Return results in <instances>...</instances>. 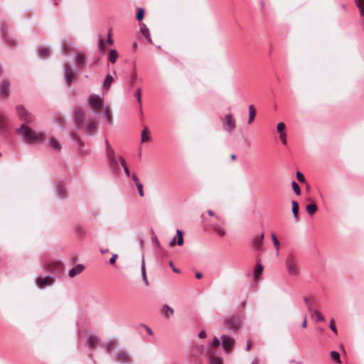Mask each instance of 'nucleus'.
Instances as JSON below:
<instances>
[{"mask_svg":"<svg viewBox=\"0 0 364 364\" xmlns=\"http://www.w3.org/2000/svg\"><path fill=\"white\" fill-rule=\"evenodd\" d=\"M75 123L77 126L81 127L87 134H92L96 126V121L90 117H88L81 107L75 109L74 115Z\"/></svg>","mask_w":364,"mask_h":364,"instance_id":"obj_2","label":"nucleus"},{"mask_svg":"<svg viewBox=\"0 0 364 364\" xmlns=\"http://www.w3.org/2000/svg\"><path fill=\"white\" fill-rule=\"evenodd\" d=\"M284 128H285V125L284 123L279 122L277 124V130L279 134H286V132L284 131Z\"/></svg>","mask_w":364,"mask_h":364,"instance_id":"obj_38","label":"nucleus"},{"mask_svg":"<svg viewBox=\"0 0 364 364\" xmlns=\"http://www.w3.org/2000/svg\"><path fill=\"white\" fill-rule=\"evenodd\" d=\"M272 241H273V244H274V246L275 247V249L277 250V252H279V241L276 237V235L274 233H272Z\"/></svg>","mask_w":364,"mask_h":364,"instance_id":"obj_37","label":"nucleus"},{"mask_svg":"<svg viewBox=\"0 0 364 364\" xmlns=\"http://www.w3.org/2000/svg\"><path fill=\"white\" fill-rule=\"evenodd\" d=\"M162 313L166 318H168L169 315H173V309L165 304L163 306Z\"/></svg>","mask_w":364,"mask_h":364,"instance_id":"obj_27","label":"nucleus"},{"mask_svg":"<svg viewBox=\"0 0 364 364\" xmlns=\"http://www.w3.org/2000/svg\"><path fill=\"white\" fill-rule=\"evenodd\" d=\"M134 96H135V97L136 98L137 102H139V104L140 105V106H141V89H140V88H138V89L136 90V92H135V94H134Z\"/></svg>","mask_w":364,"mask_h":364,"instance_id":"obj_40","label":"nucleus"},{"mask_svg":"<svg viewBox=\"0 0 364 364\" xmlns=\"http://www.w3.org/2000/svg\"><path fill=\"white\" fill-rule=\"evenodd\" d=\"M264 238V233H262L259 236H255L252 237L251 240L252 247L255 250H259L261 249V246L262 245Z\"/></svg>","mask_w":364,"mask_h":364,"instance_id":"obj_13","label":"nucleus"},{"mask_svg":"<svg viewBox=\"0 0 364 364\" xmlns=\"http://www.w3.org/2000/svg\"><path fill=\"white\" fill-rule=\"evenodd\" d=\"M48 144L54 151H58L61 149V146L59 142L53 137H51L49 139Z\"/></svg>","mask_w":364,"mask_h":364,"instance_id":"obj_22","label":"nucleus"},{"mask_svg":"<svg viewBox=\"0 0 364 364\" xmlns=\"http://www.w3.org/2000/svg\"><path fill=\"white\" fill-rule=\"evenodd\" d=\"M361 16L364 15V0H355Z\"/></svg>","mask_w":364,"mask_h":364,"instance_id":"obj_31","label":"nucleus"},{"mask_svg":"<svg viewBox=\"0 0 364 364\" xmlns=\"http://www.w3.org/2000/svg\"><path fill=\"white\" fill-rule=\"evenodd\" d=\"M141 274H146L145 267V260L144 256H142L141 264Z\"/></svg>","mask_w":364,"mask_h":364,"instance_id":"obj_46","label":"nucleus"},{"mask_svg":"<svg viewBox=\"0 0 364 364\" xmlns=\"http://www.w3.org/2000/svg\"><path fill=\"white\" fill-rule=\"evenodd\" d=\"M176 237H178L177 242H176V237H173L169 245L171 247H173L176 243L178 245L181 246L183 244V232L181 230H176Z\"/></svg>","mask_w":364,"mask_h":364,"instance_id":"obj_14","label":"nucleus"},{"mask_svg":"<svg viewBox=\"0 0 364 364\" xmlns=\"http://www.w3.org/2000/svg\"><path fill=\"white\" fill-rule=\"evenodd\" d=\"M107 42L108 44L109 45H113L114 43V40L113 38H112V33H111V31H109V32L107 34Z\"/></svg>","mask_w":364,"mask_h":364,"instance_id":"obj_48","label":"nucleus"},{"mask_svg":"<svg viewBox=\"0 0 364 364\" xmlns=\"http://www.w3.org/2000/svg\"><path fill=\"white\" fill-rule=\"evenodd\" d=\"M132 178L134 181L136 186L137 185V183L138 184L141 183V182L139 181V179L136 173H132Z\"/></svg>","mask_w":364,"mask_h":364,"instance_id":"obj_51","label":"nucleus"},{"mask_svg":"<svg viewBox=\"0 0 364 364\" xmlns=\"http://www.w3.org/2000/svg\"><path fill=\"white\" fill-rule=\"evenodd\" d=\"M329 327L331 329V331L337 334V329L334 325V321L333 319H331L330 321Z\"/></svg>","mask_w":364,"mask_h":364,"instance_id":"obj_47","label":"nucleus"},{"mask_svg":"<svg viewBox=\"0 0 364 364\" xmlns=\"http://www.w3.org/2000/svg\"><path fill=\"white\" fill-rule=\"evenodd\" d=\"M56 279L51 275L38 276L35 284L38 289H43L47 287H52L55 283Z\"/></svg>","mask_w":364,"mask_h":364,"instance_id":"obj_5","label":"nucleus"},{"mask_svg":"<svg viewBox=\"0 0 364 364\" xmlns=\"http://www.w3.org/2000/svg\"><path fill=\"white\" fill-rule=\"evenodd\" d=\"M99 48L103 52H105L106 49L105 42L102 40L99 41Z\"/></svg>","mask_w":364,"mask_h":364,"instance_id":"obj_50","label":"nucleus"},{"mask_svg":"<svg viewBox=\"0 0 364 364\" xmlns=\"http://www.w3.org/2000/svg\"><path fill=\"white\" fill-rule=\"evenodd\" d=\"M206 337V333L204 330H202L199 333H198V338H204Z\"/></svg>","mask_w":364,"mask_h":364,"instance_id":"obj_55","label":"nucleus"},{"mask_svg":"<svg viewBox=\"0 0 364 364\" xmlns=\"http://www.w3.org/2000/svg\"><path fill=\"white\" fill-rule=\"evenodd\" d=\"M87 103L90 110L93 113L97 114L102 107V98L97 95L92 94L89 97Z\"/></svg>","mask_w":364,"mask_h":364,"instance_id":"obj_6","label":"nucleus"},{"mask_svg":"<svg viewBox=\"0 0 364 364\" xmlns=\"http://www.w3.org/2000/svg\"><path fill=\"white\" fill-rule=\"evenodd\" d=\"M292 205V213L294 215V218L295 221H298V213H299V204L296 201L293 200L291 203Z\"/></svg>","mask_w":364,"mask_h":364,"instance_id":"obj_25","label":"nucleus"},{"mask_svg":"<svg viewBox=\"0 0 364 364\" xmlns=\"http://www.w3.org/2000/svg\"><path fill=\"white\" fill-rule=\"evenodd\" d=\"M315 315L316 316L317 321H325L324 316L321 314V312L318 310H314L313 311V316Z\"/></svg>","mask_w":364,"mask_h":364,"instance_id":"obj_36","label":"nucleus"},{"mask_svg":"<svg viewBox=\"0 0 364 364\" xmlns=\"http://www.w3.org/2000/svg\"><path fill=\"white\" fill-rule=\"evenodd\" d=\"M142 280L144 282V284L147 286L149 284L148 279L146 277V274H141Z\"/></svg>","mask_w":364,"mask_h":364,"instance_id":"obj_56","label":"nucleus"},{"mask_svg":"<svg viewBox=\"0 0 364 364\" xmlns=\"http://www.w3.org/2000/svg\"><path fill=\"white\" fill-rule=\"evenodd\" d=\"M314 304L313 302H311L310 304H308L306 306V308H307L308 311L311 313L312 317H313V311H314Z\"/></svg>","mask_w":364,"mask_h":364,"instance_id":"obj_49","label":"nucleus"},{"mask_svg":"<svg viewBox=\"0 0 364 364\" xmlns=\"http://www.w3.org/2000/svg\"><path fill=\"white\" fill-rule=\"evenodd\" d=\"M224 129L230 133L235 128V123L232 119V116L230 114H227L223 121Z\"/></svg>","mask_w":364,"mask_h":364,"instance_id":"obj_11","label":"nucleus"},{"mask_svg":"<svg viewBox=\"0 0 364 364\" xmlns=\"http://www.w3.org/2000/svg\"><path fill=\"white\" fill-rule=\"evenodd\" d=\"M113 77L110 75H107L106 76V77L105 78L104 80V82H103V88L105 90H107L111 85H112V82H113Z\"/></svg>","mask_w":364,"mask_h":364,"instance_id":"obj_24","label":"nucleus"},{"mask_svg":"<svg viewBox=\"0 0 364 364\" xmlns=\"http://www.w3.org/2000/svg\"><path fill=\"white\" fill-rule=\"evenodd\" d=\"M9 86L10 84L7 80H4L0 85V92L4 98L7 97L9 95Z\"/></svg>","mask_w":364,"mask_h":364,"instance_id":"obj_17","label":"nucleus"},{"mask_svg":"<svg viewBox=\"0 0 364 364\" xmlns=\"http://www.w3.org/2000/svg\"><path fill=\"white\" fill-rule=\"evenodd\" d=\"M105 155L109 168L115 173H118L119 164L123 167L127 176H129L130 172L126 164L124 159L122 156L116 157L114 149L109 145L108 141L105 140Z\"/></svg>","mask_w":364,"mask_h":364,"instance_id":"obj_1","label":"nucleus"},{"mask_svg":"<svg viewBox=\"0 0 364 364\" xmlns=\"http://www.w3.org/2000/svg\"><path fill=\"white\" fill-rule=\"evenodd\" d=\"M98 338L95 336H88L86 340V346L89 348H92L98 343Z\"/></svg>","mask_w":364,"mask_h":364,"instance_id":"obj_20","label":"nucleus"},{"mask_svg":"<svg viewBox=\"0 0 364 364\" xmlns=\"http://www.w3.org/2000/svg\"><path fill=\"white\" fill-rule=\"evenodd\" d=\"M251 347H252V341H251V340H247L246 350L249 351L250 350Z\"/></svg>","mask_w":364,"mask_h":364,"instance_id":"obj_58","label":"nucleus"},{"mask_svg":"<svg viewBox=\"0 0 364 364\" xmlns=\"http://www.w3.org/2000/svg\"><path fill=\"white\" fill-rule=\"evenodd\" d=\"M202 277H203V274H202V273H201V272H197L196 273V277L197 279H201V278H202Z\"/></svg>","mask_w":364,"mask_h":364,"instance_id":"obj_62","label":"nucleus"},{"mask_svg":"<svg viewBox=\"0 0 364 364\" xmlns=\"http://www.w3.org/2000/svg\"><path fill=\"white\" fill-rule=\"evenodd\" d=\"M8 132V124L6 116L0 112V134H5Z\"/></svg>","mask_w":364,"mask_h":364,"instance_id":"obj_16","label":"nucleus"},{"mask_svg":"<svg viewBox=\"0 0 364 364\" xmlns=\"http://www.w3.org/2000/svg\"><path fill=\"white\" fill-rule=\"evenodd\" d=\"M102 114H103V117H104L105 122L108 124H111L112 120V113H111L110 110L107 107H103L102 108Z\"/></svg>","mask_w":364,"mask_h":364,"instance_id":"obj_21","label":"nucleus"},{"mask_svg":"<svg viewBox=\"0 0 364 364\" xmlns=\"http://www.w3.org/2000/svg\"><path fill=\"white\" fill-rule=\"evenodd\" d=\"M263 272V267L262 265L258 262L254 270V281L255 282H257L259 279L260 275L262 274Z\"/></svg>","mask_w":364,"mask_h":364,"instance_id":"obj_19","label":"nucleus"},{"mask_svg":"<svg viewBox=\"0 0 364 364\" xmlns=\"http://www.w3.org/2000/svg\"><path fill=\"white\" fill-rule=\"evenodd\" d=\"M317 205L314 203L308 204L306 206V212L311 215H314L317 211Z\"/></svg>","mask_w":364,"mask_h":364,"instance_id":"obj_28","label":"nucleus"},{"mask_svg":"<svg viewBox=\"0 0 364 364\" xmlns=\"http://www.w3.org/2000/svg\"><path fill=\"white\" fill-rule=\"evenodd\" d=\"M55 194L58 198H59L60 199H63V198H66V196H67L66 189L64 188V186L61 183H58L55 186Z\"/></svg>","mask_w":364,"mask_h":364,"instance_id":"obj_15","label":"nucleus"},{"mask_svg":"<svg viewBox=\"0 0 364 364\" xmlns=\"http://www.w3.org/2000/svg\"><path fill=\"white\" fill-rule=\"evenodd\" d=\"M84 268L85 267L83 264H78L77 266L73 267L69 270L68 274L70 277H74L75 276L81 273L83 271Z\"/></svg>","mask_w":364,"mask_h":364,"instance_id":"obj_18","label":"nucleus"},{"mask_svg":"<svg viewBox=\"0 0 364 364\" xmlns=\"http://www.w3.org/2000/svg\"><path fill=\"white\" fill-rule=\"evenodd\" d=\"M146 129H144L141 133V142H146L149 140V137L146 136Z\"/></svg>","mask_w":364,"mask_h":364,"instance_id":"obj_44","label":"nucleus"},{"mask_svg":"<svg viewBox=\"0 0 364 364\" xmlns=\"http://www.w3.org/2000/svg\"><path fill=\"white\" fill-rule=\"evenodd\" d=\"M50 51L49 48H41L38 53V56L41 58H45L50 55Z\"/></svg>","mask_w":364,"mask_h":364,"instance_id":"obj_26","label":"nucleus"},{"mask_svg":"<svg viewBox=\"0 0 364 364\" xmlns=\"http://www.w3.org/2000/svg\"><path fill=\"white\" fill-rule=\"evenodd\" d=\"M296 178L301 183H304L305 181L304 175L300 171L296 172Z\"/></svg>","mask_w":364,"mask_h":364,"instance_id":"obj_43","label":"nucleus"},{"mask_svg":"<svg viewBox=\"0 0 364 364\" xmlns=\"http://www.w3.org/2000/svg\"><path fill=\"white\" fill-rule=\"evenodd\" d=\"M144 16V10L143 9H139L136 13V18L138 21H141L143 19Z\"/></svg>","mask_w":364,"mask_h":364,"instance_id":"obj_41","label":"nucleus"},{"mask_svg":"<svg viewBox=\"0 0 364 364\" xmlns=\"http://www.w3.org/2000/svg\"><path fill=\"white\" fill-rule=\"evenodd\" d=\"M251 364H259V359L257 358H254Z\"/></svg>","mask_w":364,"mask_h":364,"instance_id":"obj_63","label":"nucleus"},{"mask_svg":"<svg viewBox=\"0 0 364 364\" xmlns=\"http://www.w3.org/2000/svg\"><path fill=\"white\" fill-rule=\"evenodd\" d=\"M115 345V341L114 340H109L107 341L105 344V347L107 350V353H109V351L114 347Z\"/></svg>","mask_w":364,"mask_h":364,"instance_id":"obj_35","label":"nucleus"},{"mask_svg":"<svg viewBox=\"0 0 364 364\" xmlns=\"http://www.w3.org/2000/svg\"><path fill=\"white\" fill-rule=\"evenodd\" d=\"M213 228L219 236L222 237L225 235V230L222 227L219 225H213Z\"/></svg>","mask_w":364,"mask_h":364,"instance_id":"obj_33","label":"nucleus"},{"mask_svg":"<svg viewBox=\"0 0 364 364\" xmlns=\"http://www.w3.org/2000/svg\"><path fill=\"white\" fill-rule=\"evenodd\" d=\"M221 343L223 348L225 352H230L235 345V340L233 338H231L226 335H223L221 336Z\"/></svg>","mask_w":364,"mask_h":364,"instance_id":"obj_10","label":"nucleus"},{"mask_svg":"<svg viewBox=\"0 0 364 364\" xmlns=\"http://www.w3.org/2000/svg\"><path fill=\"white\" fill-rule=\"evenodd\" d=\"M16 132L27 141H37L38 142H42L45 139L44 134H36L25 124H21Z\"/></svg>","mask_w":364,"mask_h":364,"instance_id":"obj_3","label":"nucleus"},{"mask_svg":"<svg viewBox=\"0 0 364 364\" xmlns=\"http://www.w3.org/2000/svg\"><path fill=\"white\" fill-rule=\"evenodd\" d=\"M118 257V255L117 254H114L112 257L109 259V264H114L116 262V259Z\"/></svg>","mask_w":364,"mask_h":364,"instance_id":"obj_52","label":"nucleus"},{"mask_svg":"<svg viewBox=\"0 0 364 364\" xmlns=\"http://www.w3.org/2000/svg\"><path fill=\"white\" fill-rule=\"evenodd\" d=\"M114 361L123 363L130 364L132 363L131 355L125 351H119L114 355Z\"/></svg>","mask_w":364,"mask_h":364,"instance_id":"obj_9","label":"nucleus"},{"mask_svg":"<svg viewBox=\"0 0 364 364\" xmlns=\"http://www.w3.org/2000/svg\"><path fill=\"white\" fill-rule=\"evenodd\" d=\"M249 111V119H248V124H250L254 120V118L255 117V112L254 109L253 105H250L248 107Z\"/></svg>","mask_w":364,"mask_h":364,"instance_id":"obj_29","label":"nucleus"},{"mask_svg":"<svg viewBox=\"0 0 364 364\" xmlns=\"http://www.w3.org/2000/svg\"><path fill=\"white\" fill-rule=\"evenodd\" d=\"M84 55L82 54H78L76 58L77 63L79 66L82 67L84 65Z\"/></svg>","mask_w":364,"mask_h":364,"instance_id":"obj_39","label":"nucleus"},{"mask_svg":"<svg viewBox=\"0 0 364 364\" xmlns=\"http://www.w3.org/2000/svg\"><path fill=\"white\" fill-rule=\"evenodd\" d=\"M136 188H137V190H138V192H139V194L141 197H143L144 195V191H143V185L142 183H139L136 186Z\"/></svg>","mask_w":364,"mask_h":364,"instance_id":"obj_45","label":"nucleus"},{"mask_svg":"<svg viewBox=\"0 0 364 364\" xmlns=\"http://www.w3.org/2000/svg\"><path fill=\"white\" fill-rule=\"evenodd\" d=\"M304 301L305 304H306V306L308 304H311V301H309V299L307 296L304 297Z\"/></svg>","mask_w":364,"mask_h":364,"instance_id":"obj_61","label":"nucleus"},{"mask_svg":"<svg viewBox=\"0 0 364 364\" xmlns=\"http://www.w3.org/2000/svg\"><path fill=\"white\" fill-rule=\"evenodd\" d=\"M140 31L141 34L145 37L148 38L150 36L149 30L144 23L140 25Z\"/></svg>","mask_w":364,"mask_h":364,"instance_id":"obj_30","label":"nucleus"},{"mask_svg":"<svg viewBox=\"0 0 364 364\" xmlns=\"http://www.w3.org/2000/svg\"><path fill=\"white\" fill-rule=\"evenodd\" d=\"M16 109L21 120L27 124L33 122L32 114H31L22 105L16 106Z\"/></svg>","mask_w":364,"mask_h":364,"instance_id":"obj_7","label":"nucleus"},{"mask_svg":"<svg viewBox=\"0 0 364 364\" xmlns=\"http://www.w3.org/2000/svg\"><path fill=\"white\" fill-rule=\"evenodd\" d=\"M169 266H171L172 267L173 271L174 272H176V273H179L180 272V270L176 268V267H173L172 262H169Z\"/></svg>","mask_w":364,"mask_h":364,"instance_id":"obj_59","label":"nucleus"},{"mask_svg":"<svg viewBox=\"0 0 364 364\" xmlns=\"http://www.w3.org/2000/svg\"><path fill=\"white\" fill-rule=\"evenodd\" d=\"M291 188L294 193L296 194L297 196H299L301 194L299 186L295 181H292L291 182Z\"/></svg>","mask_w":364,"mask_h":364,"instance_id":"obj_34","label":"nucleus"},{"mask_svg":"<svg viewBox=\"0 0 364 364\" xmlns=\"http://www.w3.org/2000/svg\"><path fill=\"white\" fill-rule=\"evenodd\" d=\"M146 332L149 334V335H153V331H151V329L148 327V326H146Z\"/></svg>","mask_w":364,"mask_h":364,"instance_id":"obj_64","label":"nucleus"},{"mask_svg":"<svg viewBox=\"0 0 364 364\" xmlns=\"http://www.w3.org/2000/svg\"><path fill=\"white\" fill-rule=\"evenodd\" d=\"M119 54L117 51L115 49H112L108 55L109 61L112 63H116L117 58H118Z\"/></svg>","mask_w":364,"mask_h":364,"instance_id":"obj_23","label":"nucleus"},{"mask_svg":"<svg viewBox=\"0 0 364 364\" xmlns=\"http://www.w3.org/2000/svg\"><path fill=\"white\" fill-rule=\"evenodd\" d=\"M298 263L299 259L297 257L293 255L291 253L287 255L285 261V265L287 271L291 276L296 277L298 275V270L296 268Z\"/></svg>","mask_w":364,"mask_h":364,"instance_id":"obj_4","label":"nucleus"},{"mask_svg":"<svg viewBox=\"0 0 364 364\" xmlns=\"http://www.w3.org/2000/svg\"><path fill=\"white\" fill-rule=\"evenodd\" d=\"M227 326L232 330H237L241 326V319L238 315H234L227 318L225 321Z\"/></svg>","mask_w":364,"mask_h":364,"instance_id":"obj_8","label":"nucleus"},{"mask_svg":"<svg viewBox=\"0 0 364 364\" xmlns=\"http://www.w3.org/2000/svg\"><path fill=\"white\" fill-rule=\"evenodd\" d=\"M279 139H281V141L284 145L287 144V134H279Z\"/></svg>","mask_w":364,"mask_h":364,"instance_id":"obj_53","label":"nucleus"},{"mask_svg":"<svg viewBox=\"0 0 364 364\" xmlns=\"http://www.w3.org/2000/svg\"><path fill=\"white\" fill-rule=\"evenodd\" d=\"M211 364H223L222 361L216 358H212L210 359Z\"/></svg>","mask_w":364,"mask_h":364,"instance_id":"obj_54","label":"nucleus"},{"mask_svg":"<svg viewBox=\"0 0 364 364\" xmlns=\"http://www.w3.org/2000/svg\"><path fill=\"white\" fill-rule=\"evenodd\" d=\"M330 355L331 357V358L337 363H340L341 362V358H340V354L338 353V352L336 351V350H333L330 353Z\"/></svg>","mask_w":364,"mask_h":364,"instance_id":"obj_32","label":"nucleus"},{"mask_svg":"<svg viewBox=\"0 0 364 364\" xmlns=\"http://www.w3.org/2000/svg\"><path fill=\"white\" fill-rule=\"evenodd\" d=\"M306 325H307V319H306V316H304V320H303V322H302V324H301V326L303 328H306Z\"/></svg>","mask_w":364,"mask_h":364,"instance_id":"obj_60","label":"nucleus"},{"mask_svg":"<svg viewBox=\"0 0 364 364\" xmlns=\"http://www.w3.org/2000/svg\"><path fill=\"white\" fill-rule=\"evenodd\" d=\"M64 79L68 87L73 82L75 78V72L68 65L64 66Z\"/></svg>","mask_w":364,"mask_h":364,"instance_id":"obj_12","label":"nucleus"},{"mask_svg":"<svg viewBox=\"0 0 364 364\" xmlns=\"http://www.w3.org/2000/svg\"><path fill=\"white\" fill-rule=\"evenodd\" d=\"M220 345V340L219 338H218L217 337H214V338L211 343V346L214 348H217L219 347Z\"/></svg>","mask_w":364,"mask_h":364,"instance_id":"obj_42","label":"nucleus"},{"mask_svg":"<svg viewBox=\"0 0 364 364\" xmlns=\"http://www.w3.org/2000/svg\"><path fill=\"white\" fill-rule=\"evenodd\" d=\"M136 73H134L132 76H131V81H130V84L131 85H134V80L136 79Z\"/></svg>","mask_w":364,"mask_h":364,"instance_id":"obj_57","label":"nucleus"}]
</instances>
